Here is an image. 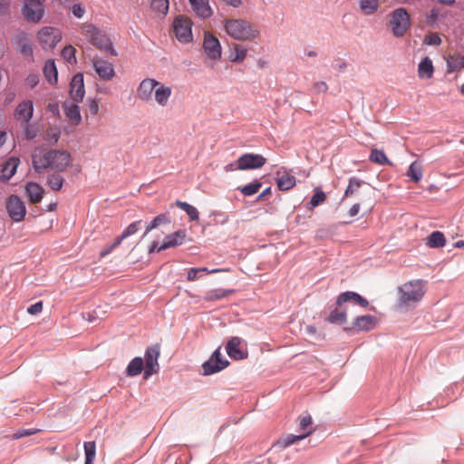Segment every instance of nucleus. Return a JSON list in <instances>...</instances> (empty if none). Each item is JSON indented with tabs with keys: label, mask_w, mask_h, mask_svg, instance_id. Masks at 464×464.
<instances>
[{
	"label": "nucleus",
	"mask_w": 464,
	"mask_h": 464,
	"mask_svg": "<svg viewBox=\"0 0 464 464\" xmlns=\"http://www.w3.org/2000/svg\"><path fill=\"white\" fill-rule=\"evenodd\" d=\"M71 161V154L64 150L36 148L32 155L33 167L37 173L47 169L63 172L68 168Z\"/></svg>",
	"instance_id": "nucleus-1"
},
{
	"label": "nucleus",
	"mask_w": 464,
	"mask_h": 464,
	"mask_svg": "<svg viewBox=\"0 0 464 464\" xmlns=\"http://www.w3.org/2000/svg\"><path fill=\"white\" fill-rule=\"evenodd\" d=\"M81 34L93 46L105 53L112 56L117 55L112 43L107 34L102 33L92 24L84 23L80 26Z\"/></svg>",
	"instance_id": "nucleus-2"
},
{
	"label": "nucleus",
	"mask_w": 464,
	"mask_h": 464,
	"mask_svg": "<svg viewBox=\"0 0 464 464\" xmlns=\"http://www.w3.org/2000/svg\"><path fill=\"white\" fill-rule=\"evenodd\" d=\"M224 27L230 37L238 41H251L258 35L256 27L242 19H227Z\"/></svg>",
	"instance_id": "nucleus-3"
},
{
	"label": "nucleus",
	"mask_w": 464,
	"mask_h": 464,
	"mask_svg": "<svg viewBox=\"0 0 464 464\" xmlns=\"http://www.w3.org/2000/svg\"><path fill=\"white\" fill-rule=\"evenodd\" d=\"M426 292L425 282L420 279L404 283L399 287V302L401 304L411 306L419 303Z\"/></svg>",
	"instance_id": "nucleus-4"
},
{
	"label": "nucleus",
	"mask_w": 464,
	"mask_h": 464,
	"mask_svg": "<svg viewBox=\"0 0 464 464\" xmlns=\"http://www.w3.org/2000/svg\"><path fill=\"white\" fill-rule=\"evenodd\" d=\"M389 26L396 37L403 36L411 26L410 14L405 8H397L391 14Z\"/></svg>",
	"instance_id": "nucleus-5"
},
{
	"label": "nucleus",
	"mask_w": 464,
	"mask_h": 464,
	"mask_svg": "<svg viewBox=\"0 0 464 464\" xmlns=\"http://www.w3.org/2000/svg\"><path fill=\"white\" fill-rule=\"evenodd\" d=\"M63 34L53 26H44L36 34V39L43 50L49 51L62 41Z\"/></svg>",
	"instance_id": "nucleus-6"
},
{
	"label": "nucleus",
	"mask_w": 464,
	"mask_h": 464,
	"mask_svg": "<svg viewBox=\"0 0 464 464\" xmlns=\"http://www.w3.org/2000/svg\"><path fill=\"white\" fill-rule=\"evenodd\" d=\"M44 2L42 0H25L22 9L24 17L33 23H39L45 14Z\"/></svg>",
	"instance_id": "nucleus-7"
},
{
	"label": "nucleus",
	"mask_w": 464,
	"mask_h": 464,
	"mask_svg": "<svg viewBox=\"0 0 464 464\" xmlns=\"http://www.w3.org/2000/svg\"><path fill=\"white\" fill-rule=\"evenodd\" d=\"M5 208L14 222H21L24 219L26 215L25 204L17 195H11L7 198Z\"/></svg>",
	"instance_id": "nucleus-8"
},
{
	"label": "nucleus",
	"mask_w": 464,
	"mask_h": 464,
	"mask_svg": "<svg viewBox=\"0 0 464 464\" xmlns=\"http://www.w3.org/2000/svg\"><path fill=\"white\" fill-rule=\"evenodd\" d=\"M160 355V348L159 344L150 346L145 352V367L144 377L148 378L159 372L160 365L158 362Z\"/></svg>",
	"instance_id": "nucleus-9"
},
{
	"label": "nucleus",
	"mask_w": 464,
	"mask_h": 464,
	"mask_svg": "<svg viewBox=\"0 0 464 464\" xmlns=\"http://www.w3.org/2000/svg\"><path fill=\"white\" fill-rule=\"evenodd\" d=\"M174 33L177 39L183 44L192 41V22L187 17H178L173 23Z\"/></svg>",
	"instance_id": "nucleus-10"
},
{
	"label": "nucleus",
	"mask_w": 464,
	"mask_h": 464,
	"mask_svg": "<svg viewBox=\"0 0 464 464\" xmlns=\"http://www.w3.org/2000/svg\"><path fill=\"white\" fill-rule=\"evenodd\" d=\"M266 163V159L260 154L245 153L237 159V169L238 170L256 169Z\"/></svg>",
	"instance_id": "nucleus-11"
},
{
	"label": "nucleus",
	"mask_w": 464,
	"mask_h": 464,
	"mask_svg": "<svg viewBox=\"0 0 464 464\" xmlns=\"http://www.w3.org/2000/svg\"><path fill=\"white\" fill-rule=\"evenodd\" d=\"M228 364V361L222 357L220 348H218L212 356L203 363L202 368L205 375H210L227 368Z\"/></svg>",
	"instance_id": "nucleus-12"
},
{
	"label": "nucleus",
	"mask_w": 464,
	"mask_h": 464,
	"mask_svg": "<svg viewBox=\"0 0 464 464\" xmlns=\"http://www.w3.org/2000/svg\"><path fill=\"white\" fill-rule=\"evenodd\" d=\"M11 44L24 56H33V47L30 43L29 34L26 32L17 29L11 38Z\"/></svg>",
	"instance_id": "nucleus-13"
},
{
	"label": "nucleus",
	"mask_w": 464,
	"mask_h": 464,
	"mask_svg": "<svg viewBox=\"0 0 464 464\" xmlns=\"http://www.w3.org/2000/svg\"><path fill=\"white\" fill-rule=\"evenodd\" d=\"M203 49L208 57L212 60H218L221 57L220 42L210 33H205Z\"/></svg>",
	"instance_id": "nucleus-14"
},
{
	"label": "nucleus",
	"mask_w": 464,
	"mask_h": 464,
	"mask_svg": "<svg viewBox=\"0 0 464 464\" xmlns=\"http://www.w3.org/2000/svg\"><path fill=\"white\" fill-rule=\"evenodd\" d=\"M92 62L96 73L102 80L111 81L115 76L114 66L111 63L99 57H94Z\"/></svg>",
	"instance_id": "nucleus-15"
},
{
	"label": "nucleus",
	"mask_w": 464,
	"mask_h": 464,
	"mask_svg": "<svg viewBox=\"0 0 464 464\" xmlns=\"http://www.w3.org/2000/svg\"><path fill=\"white\" fill-rule=\"evenodd\" d=\"M158 86V81L152 78L142 80L137 88V98L142 102H150L153 100V92Z\"/></svg>",
	"instance_id": "nucleus-16"
},
{
	"label": "nucleus",
	"mask_w": 464,
	"mask_h": 464,
	"mask_svg": "<svg viewBox=\"0 0 464 464\" xmlns=\"http://www.w3.org/2000/svg\"><path fill=\"white\" fill-rule=\"evenodd\" d=\"M85 94L83 75L82 73L75 74L70 84V95L75 102H81Z\"/></svg>",
	"instance_id": "nucleus-17"
},
{
	"label": "nucleus",
	"mask_w": 464,
	"mask_h": 464,
	"mask_svg": "<svg viewBox=\"0 0 464 464\" xmlns=\"http://www.w3.org/2000/svg\"><path fill=\"white\" fill-rule=\"evenodd\" d=\"M34 103L30 100L20 102L14 111L16 120L21 121L23 124H28L33 117Z\"/></svg>",
	"instance_id": "nucleus-18"
},
{
	"label": "nucleus",
	"mask_w": 464,
	"mask_h": 464,
	"mask_svg": "<svg viewBox=\"0 0 464 464\" xmlns=\"http://www.w3.org/2000/svg\"><path fill=\"white\" fill-rule=\"evenodd\" d=\"M186 237L187 233L185 230H178L173 234L168 235L164 238L163 243L158 248V252L182 245L185 242Z\"/></svg>",
	"instance_id": "nucleus-19"
},
{
	"label": "nucleus",
	"mask_w": 464,
	"mask_h": 464,
	"mask_svg": "<svg viewBox=\"0 0 464 464\" xmlns=\"http://www.w3.org/2000/svg\"><path fill=\"white\" fill-rule=\"evenodd\" d=\"M172 94V88L158 82V86L153 92V99L158 105L166 107Z\"/></svg>",
	"instance_id": "nucleus-20"
},
{
	"label": "nucleus",
	"mask_w": 464,
	"mask_h": 464,
	"mask_svg": "<svg viewBox=\"0 0 464 464\" xmlns=\"http://www.w3.org/2000/svg\"><path fill=\"white\" fill-rule=\"evenodd\" d=\"M20 163V160L15 157H12L5 161L0 166V179L7 181L16 172L17 167Z\"/></svg>",
	"instance_id": "nucleus-21"
},
{
	"label": "nucleus",
	"mask_w": 464,
	"mask_h": 464,
	"mask_svg": "<svg viewBox=\"0 0 464 464\" xmlns=\"http://www.w3.org/2000/svg\"><path fill=\"white\" fill-rule=\"evenodd\" d=\"M348 301H353L362 307H367L369 305V302L365 298H363L359 294L351 291H347L339 295L336 300V305L341 306L343 304Z\"/></svg>",
	"instance_id": "nucleus-22"
},
{
	"label": "nucleus",
	"mask_w": 464,
	"mask_h": 464,
	"mask_svg": "<svg viewBox=\"0 0 464 464\" xmlns=\"http://www.w3.org/2000/svg\"><path fill=\"white\" fill-rule=\"evenodd\" d=\"M241 339L239 337H232L227 346L226 350L230 358L234 360H242L246 358V354L240 349Z\"/></svg>",
	"instance_id": "nucleus-23"
},
{
	"label": "nucleus",
	"mask_w": 464,
	"mask_h": 464,
	"mask_svg": "<svg viewBox=\"0 0 464 464\" xmlns=\"http://www.w3.org/2000/svg\"><path fill=\"white\" fill-rule=\"evenodd\" d=\"M193 11L202 18H208L212 15V9L208 0H188Z\"/></svg>",
	"instance_id": "nucleus-24"
},
{
	"label": "nucleus",
	"mask_w": 464,
	"mask_h": 464,
	"mask_svg": "<svg viewBox=\"0 0 464 464\" xmlns=\"http://www.w3.org/2000/svg\"><path fill=\"white\" fill-rule=\"evenodd\" d=\"M63 109L65 116L72 121V124L78 125L82 121L80 107L72 102H65L63 104Z\"/></svg>",
	"instance_id": "nucleus-25"
},
{
	"label": "nucleus",
	"mask_w": 464,
	"mask_h": 464,
	"mask_svg": "<svg viewBox=\"0 0 464 464\" xmlns=\"http://www.w3.org/2000/svg\"><path fill=\"white\" fill-rule=\"evenodd\" d=\"M24 189L31 203L37 204L42 200L44 190L39 184L29 182L25 185Z\"/></svg>",
	"instance_id": "nucleus-26"
},
{
	"label": "nucleus",
	"mask_w": 464,
	"mask_h": 464,
	"mask_svg": "<svg viewBox=\"0 0 464 464\" xmlns=\"http://www.w3.org/2000/svg\"><path fill=\"white\" fill-rule=\"evenodd\" d=\"M376 324L375 317L372 315H362L355 318L353 323V329L357 331H370Z\"/></svg>",
	"instance_id": "nucleus-27"
},
{
	"label": "nucleus",
	"mask_w": 464,
	"mask_h": 464,
	"mask_svg": "<svg viewBox=\"0 0 464 464\" xmlns=\"http://www.w3.org/2000/svg\"><path fill=\"white\" fill-rule=\"evenodd\" d=\"M276 183L280 190L286 191L295 186L296 179L295 176L289 174L288 172L285 171L281 174V172L278 171Z\"/></svg>",
	"instance_id": "nucleus-28"
},
{
	"label": "nucleus",
	"mask_w": 464,
	"mask_h": 464,
	"mask_svg": "<svg viewBox=\"0 0 464 464\" xmlns=\"http://www.w3.org/2000/svg\"><path fill=\"white\" fill-rule=\"evenodd\" d=\"M434 72L432 61L429 57H425L420 61L418 66V76L421 79H430Z\"/></svg>",
	"instance_id": "nucleus-29"
},
{
	"label": "nucleus",
	"mask_w": 464,
	"mask_h": 464,
	"mask_svg": "<svg viewBox=\"0 0 464 464\" xmlns=\"http://www.w3.org/2000/svg\"><path fill=\"white\" fill-rule=\"evenodd\" d=\"M233 289H222V288H217V289H211L208 291L205 295L203 296V300L207 302H214L218 300H221L223 298H226L229 295L233 294Z\"/></svg>",
	"instance_id": "nucleus-30"
},
{
	"label": "nucleus",
	"mask_w": 464,
	"mask_h": 464,
	"mask_svg": "<svg viewBox=\"0 0 464 464\" xmlns=\"http://www.w3.org/2000/svg\"><path fill=\"white\" fill-rule=\"evenodd\" d=\"M144 362L141 357L132 359L126 368V374L133 377L139 375L144 369Z\"/></svg>",
	"instance_id": "nucleus-31"
},
{
	"label": "nucleus",
	"mask_w": 464,
	"mask_h": 464,
	"mask_svg": "<svg viewBox=\"0 0 464 464\" xmlns=\"http://www.w3.org/2000/svg\"><path fill=\"white\" fill-rule=\"evenodd\" d=\"M44 74L46 80L53 84L57 82V68L53 60H48L44 66Z\"/></svg>",
	"instance_id": "nucleus-32"
},
{
	"label": "nucleus",
	"mask_w": 464,
	"mask_h": 464,
	"mask_svg": "<svg viewBox=\"0 0 464 464\" xmlns=\"http://www.w3.org/2000/svg\"><path fill=\"white\" fill-rule=\"evenodd\" d=\"M407 176L415 183L419 182L423 176L421 164L418 161H413L408 170Z\"/></svg>",
	"instance_id": "nucleus-33"
},
{
	"label": "nucleus",
	"mask_w": 464,
	"mask_h": 464,
	"mask_svg": "<svg viewBox=\"0 0 464 464\" xmlns=\"http://www.w3.org/2000/svg\"><path fill=\"white\" fill-rule=\"evenodd\" d=\"M170 218L167 214H160L147 226L143 237L147 236L152 229L158 227L160 225L170 224Z\"/></svg>",
	"instance_id": "nucleus-34"
},
{
	"label": "nucleus",
	"mask_w": 464,
	"mask_h": 464,
	"mask_svg": "<svg viewBox=\"0 0 464 464\" xmlns=\"http://www.w3.org/2000/svg\"><path fill=\"white\" fill-rule=\"evenodd\" d=\"M445 244H446L445 237H444L443 233H441L440 231L432 232L428 237L427 245L430 247H433V248L441 247V246H444Z\"/></svg>",
	"instance_id": "nucleus-35"
},
{
	"label": "nucleus",
	"mask_w": 464,
	"mask_h": 464,
	"mask_svg": "<svg viewBox=\"0 0 464 464\" xmlns=\"http://www.w3.org/2000/svg\"><path fill=\"white\" fill-rule=\"evenodd\" d=\"M246 56V49L237 44H235L231 47L230 60L233 63H240L245 60Z\"/></svg>",
	"instance_id": "nucleus-36"
},
{
	"label": "nucleus",
	"mask_w": 464,
	"mask_h": 464,
	"mask_svg": "<svg viewBox=\"0 0 464 464\" xmlns=\"http://www.w3.org/2000/svg\"><path fill=\"white\" fill-rule=\"evenodd\" d=\"M369 160L372 162L379 164V165H391L392 164L391 161L389 160V159L387 158V156L385 155V153L383 152V150H377V149H372L371 150Z\"/></svg>",
	"instance_id": "nucleus-37"
},
{
	"label": "nucleus",
	"mask_w": 464,
	"mask_h": 464,
	"mask_svg": "<svg viewBox=\"0 0 464 464\" xmlns=\"http://www.w3.org/2000/svg\"><path fill=\"white\" fill-rule=\"evenodd\" d=\"M311 433H312V430H309L307 432H304V433H302L299 435L288 434V435L281 438V440L278 441V443L282 447L286 448V447H289L290 445L295 443L296 441L305 439Z\"/></svg>",
	"instance_id": "nucleus-38"
},
{
	"label": "nucleus",
	"mask_w": 464,
	"mask_h": 464,
	"mask_svg": "<svg viewBox=\"0 0 464 464\" xmlns=\"http://www.w3.org/2000/svg\"><path fill=\"white\" fill-rule=\"evenodd\" d=\"M325 200H326L325 193L322 189H320L319 188H316L314 189V193L310 202L307 205V208L309 210H313L314 208H316L319 205L324 203Z\"/></svg>",
	"instance_id": "nucleus-39"
},
{
	"label": "nucleus",
	"mask_w": 464,
	"mask_h": 464,
	"mask_svg": "<svg viewBox=\"0 0 464 464\" xmlns=\"http://www.w3.org/2000/svg\"><path fill=\"white\" fill-rule=\"evenodd\" d=\"M359 5L364 14H372L378 10L379 0H359Z\"/></svg>",
	"instance_id": "nucleus-40"
},
{
	"label": "nucleus",
	"mask_w": 464,
	"mask_h": 464,
	"mask_svg": "<svg viewBox=\"0 0 464 464\" xmlns=\"http://www.w3.org/2000/svg\"><path fill=\"white\" fill-rule=\"evenodd\" d=\"M326 320L331 324H343L346 322V312L336 307L330 313Z\"/></svg>",
	"instance_id": "nucleus-41"
},
{
	"label": "nucleus",
	"mask_w": 464,
	"mask_h": 464,
	"mask_svg": "<svg viewBox=\"0 0 464 464\" xmlns=\"http://www.w3.org/2000/svg\"><path fill=\"white\" fill-rule=\"evenodd\" d=\"M261 187H262V182H260L259 180H255L252 183H249L247 185L238 188V189L244 196L249 197V196H253L256 193H257L259 191V189L261 188Z\"/></svg>",
	"instance_id": "nucleus-42"
},
{
	"label": "nucleus",
	"mask_w": 464,
	"mask_h": 464,
	"mask_svg": "<svg viewBox=\"0 0 464 464\" xmlns=\"http://www.w3.org/2000/svg\"><path fill=\"white\" fill-rule=\"evenodd\" d=\"M176 205L180 209L184 210L191 220H198V218H199L198 211L195 207L189 205L187 202H182V201H179V200L176 201Z\"/></svg>",
	"instance_id": "nucleus-43"
},
{
	"label": "nucleus",
	"mask_w": 464,
	"mask_h": 464,
	"mask_svg": "<svg viewBox=\"0 0 464 464\" xmlns=\"http://www.w3.org/2000/svg\"><path fill=\"white\" fill-rule=\"evenodd\" d=\"M59 173L60 172H54L47 178V184L53 190H60L64 182L63 178Z\"/></svg>",
	"instance_id": "nucleus-44"
},
{
	"label": "nucleus",
	"mask_w": 464,
	"mask_h": 464,
	"mask_svg": "<svg viewBox=\"0 0 464 464\" xmlns=\"http://www.w3.org/2000/svg\"><path fill=\"white\" fill-rule=\"evenodd\" d=\"M448 72H453L464 67L462 57L450 56L447 58Z\"/></svg>",
	"instance_id": "nucleus-45"
},
{
	"label": "nucleus",
	"mask_w": 464,
	"mask_h": 464,
	"mask_svg": "<svg viewBox=\"0 0 464 464\" xmlns=\"http://www.w3.org/2000/svg\"><path fill=\"white\" fill-rule=\"evenodd\" d=\"M363 183L362 180L359 179L358 178L353 177L349 179V184L344 191V198L352 196L355 194L359 188Z\"/></svg>",
	"instance_id": "nucleus-46"
},
{
	"label": "nucleus",
	"mask_w": 464,
	"mask_h": 464,
	"mask_svg": "<svg viewBox=\"0 0 464 464\" xmlns=\"http://www.w3.org/2000/svg\"><path fill=\"white\" fill-rule=\"evenodd\" d=\"M150 6L154 12L165 15L169 10V0H152Z\"/></svg>",
	"instance_id": "nucleus-47"
},
{
	"label": "nucleus",
	"mask_w": 464,
	"mask_h": 464,
	"mask_svg": "<svg viewBox=\"0 0 464 464\" xmlns=\"http://www.w3.org/2000/svg\"><path fill=\"white\" fill-rule=\"evenodd\" d=\"M140 224H141L140 220L135 221V222L130 224L124 229V231L121 233V235L117 237L118 239L121 241V243L122 242V240H124L128 237H130V236L134 235L139 230Z\"/></svg>",
	"instance_id": "nucleus-48"
},
{
	"label": "nucleus",
	"mask_w": 464,
	"mask_h": 464,
	"mask_svg": "<svg viewBox=\"0 0 464 464\" xmlns=\"http://www.w3.org/2000/svg\"><path fill=\"white\" fill-rule=\"evenodd\" d=\"M61 136V132L57 128H49L45 131L44 139L51 144L58 142Z\"/></svg>",
	"instance_id": "nucleus-49"
},
{
	"label": "nucleus",
	"mask_w": 464,
	"mask_h": 464,
	"mask_svg": "<svg viewBox=\"0 0 464 464\" xmlns=\"http://www.w3.org/2000/svg\"><path fill=\"white\" fill-rule=\"evenodd\" d=\"M85 459L94 460L96 455V445L94 441L84 442Z\"/></svg>",
	"instance_id": "nucleus-50"
},
{
	"label": "nucleus",
	"mask_w": 464,
	"mask_h": 464,
	"mask_svg": "<svg viewBox=\"0 0 464 464\" xmlns=\"http://www.w3.org/2000/svg\"><path fill=\"white\" fill-rule=\"evenodd\" d=\"M62 55L69 63H72V60H75V49L72 45L66 46L63 49Z\"/></svg>",
	"instance_id": "nucleus-51"
},
{
	"label": "nucleus",
	"mask_w": 464,
	"mask_h": 464,
	"mask_svg": "<svg viewBox=\"0 0 464 464\" xmlns=\"http://www.w3.org/2000/svg\"><path fill=\"white\" fill-rule=\"evenodd\" d=\"M120 245H121V241L118 239V237H116L112 244H111V245L107 244L103 246V248L101 252V256L103 257V256H107Z\"/></svg>",
	"instance_id": "nucleus-52"
},
{
	"label": "nucleus",
	"mask_w": 464,
	"mask_h": 464,
	"mask_svg": "<svg viewBox=\"0 0 464 464\" xmlns=\"http://www.w3.org/2000/svg\"><path fill=\"white\" fill-rule=\"evenodd\" d=\"M424 42L430 45H440L441 39L438 34H430L426 36Z\"/></svg>",
	"instance_id": "nucleus-53"
},
{
	"label": "nucleus",
	"mask_w": 464,
	"mask_h": 464,
	"mask_svg": "<svg viewBox=\"0 0 464 464\" xmlns=\"http://www.w3.org/2000/svg\"><path fill=\"white\" fill-rule=\"evenodd\" d=\"M44 304L42 301H39L27 308V313L30 314H38L43 311Z\"/></svg>",
	"instance_id": "nucleus-54"
},
{
	"label": "nucleus",
	"mask_w": 464,
	"mask_h": 464,
	"mask_svg": "<svg viewBox=\"0 0 464 464\" xmlns=\"http://www.w3.org/2000/svg\"><path fill=\"white\" fill-rule=\"evenodd\" d=\"M37 432L36 430H34V429H22V430H17L14 435L13 437L14 439H21V438H24V437H26V436H30V435H33V434H35Z\"/></svg>",
	"instance_id": "nucleus-55"
},
{
	"label": "nucleus",
	"mask_w": 464,
	"mask_h": 464,
	"mask_svg": "<svg viewBox=\"0 0 464 464\" xmlns=\"http://www.w3.org/2000/svg\"><path fill=\"white\" fill-rule=\"evenodd\" d=\"M312 425V417L310 415H305L299 418V428L301 430H305L306 428Z\"/></svg>",
	"instance_id": "nucleus-56"
},
{
	"label": "nucleus",
	"mask_w": 464,
	"mask_h": 464,
	"mask_svg": "<svg viewBox=\"0 0 464 464\" xmlns=\"http://www.w3.org/2000/svg\"><path fill=\"white\" fill-rule=\"evenodd\" d=\"M72 13L77 18H82L85 14V9L81 4H75L72 6Z\"/></svg>",
	"instance_id": "nucleus-57"
},
{
	"label": "nucleus",
	"mask_w": 464,
	"mask_h": 464,
	"mask_svg": "<svg viewBox=\"0 0 464 464\" xmlns=\"http://www.w3.org/2000/svg\"><path fill=\"white\" fill-rule=\"evenodd\" d=\"M313 90L316 93H325L328 90V86L325 82H317L314 83Z\"/></svg>",
	"instance_id": "nucleus-58"
},
{
	"label": "nucleus",
	"mask_w": 464,
	"mask_h": 464,
	"mask_svg": "<svg viewBox=\"0 0 464 464\" xmlns=\"http://www.w3.org/2000/svg\"><path fill=\"white\" fill-rule=\"evenodd\" d=\"M88 108H89V111L92 115H96L99 111V102L95 100H90L88 102Z\"/></svg>",
	"instance_id": "nucleus-59"
},
{
	"label": "nucleus",
	"mask_w": 464,
	"mask_h": 464,
	"mask_svg": "<svg viewBox=\"0 0 464 464\" xmlns=\"http://www.w3.org/2000/svg\"><path fill=\"white\" fill-rule=\"evenodd\" d=\"M199 270V273L205 272L208 274H216V273H221V272H229V268H216V269H208L207 267H199L198 268Z\"/></svg>",
	"instance_id": "nucleus-60"
},
{
	"label": "nucleus",
	"mask_w": 464,
	"mask_h": 464,
	"mask_svg": "<svg viewBox=\"0 0 464 464\" xmlns=\"http://www.w3.org/2000/svg\"><path fill=\"white\" fill-rule=\"evenodd\" d=\"M199 273V270L198 268H189L188 271V276L187 279L188 281H195L198 278V274Z\"/></svg>",
	"instance_id": "nucleus-61"
},
{
	"label": "nucleus",
	"mask_w": 464,
	"mask_h": 464,
	"mask_svg": "<svg viewBox=\"0 0 464 464\" xmlns=\"http://www.w3.org/2000/svg\"><path fill=\"white\" fill-rule=\"evenodd\" d=\"M11 0H0V14H5L10 6Z\"/></svg>",
	"instance_id": "nucleus-62"
},
{
	"label": "nucleus",
	"mask_w": 464,
	"mask_h": 464,
	"mask_svg": "<svg viewBox=\"0 0 464 464\" xmlns=\"http://www.w3.org/2000/svg\"><path fill=\"white\" fill-rule=\"evenodd\" d=\"M26 82H27V84H28L31 88H34V86H36V85H37V83H38V77H37V75H34V74L29 75V76L26 78Z\"/></svg>",
	"instance_id": "nucleus-63"
},
{
	"label": "nucleus",
	"mask_w": 464,
	"mask_h": 464,
	"mask_svg": "<svg viewBox=\"0 0 464 464\" xmlns=\"http://www.w3.org/2000/svg\"><path fill=\"white\" fill-rule=\"evenodd\" d=\"M360 211V204H354L349 209V216L350 217H355Z\"/></svg>",
	"instance_id": "nucleus-64"
}]
</instances>
